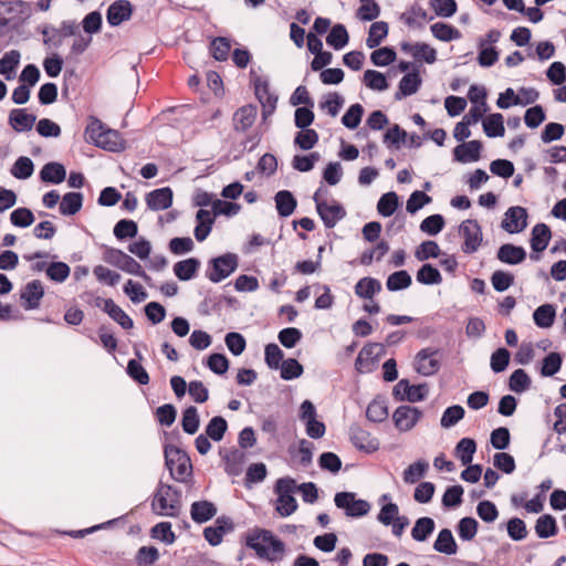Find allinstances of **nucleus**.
<instances>
[{
  "instance_id": "nucleus-57",
  "label": "nucleus",
  "mask_w": 566,
  "mask_h": 566,
  "mask_svg": "<svg viewBox=\"0 0 566 566\" xmlns=\"http://www.w3.org/2000/svg\"><path fill=\"white\" fill-rule=\"evenodd\" d=\"M464 409L460 405L448 407L441 417L440 424L443 428L455 426L464 417Z\"/></svg>"
},
{
  "instance_id": "nucleus-26",
  "label": "nucleus",
  "mask_w": 566,
  "mask_h": 566,
  "mask_svg": "<svg viewBox=\"0 0 566 566\" xmlns=\"http://www.w3.org/2000/svg\"><path fill=\"white\" fill-rule=\"evenodd\" d=\"M197 226L195 228V237L199 242L206 240L211 232L214 217L209 210L200 209L196 214Z\"/></svg>"
},
{
  "instance_id": "nucleus-50",
  "label": "nucleus",
  "mask_w": 566,
  "mask_h": 566,
  "mask_svg": "<svg viewBox=\"0 0 566 566\" xmlns=\"http://www.w3.org/2000/svg\"><path fill=\"white\" fill-rule=\"evenodd\" d=\"M360 6L356 15L361 21H373L380 14V7L375 0H359Z\"/></svg>"
},
{
  "instance_id": "nucleus-28",
  "label": "nucleus",
  "mask_w": 566,
  "mask_h": 566,
  "mask_svg": "<svg viewBox=\"0 0 566 566\" xmlns=\"http://www.w3.org/2000/svg\"><path fill=\"white\" fill-rule=\"evenodd\" d=\"M551 229L545 223L536 224L532 230L531 248L534 252L544 251L551 240Z\"/></svg>"
},
{
  "instance_id": "nucleus-59",
  "label": "nucleus",
  "mask_w": 566,
  "mask_h": 566,
  "mask_svg": "<svg viewBox=\"0 0 566 566\" xmlns=\"http://www.w3.org/2000/svg\"><path fill=\"white\" fill-rule=\"evenodd\" d=\"M562 356L558 353H549L544 359L541 368V375L544 377L554 376L562 367Z\"/></svg>"
},
{
  "instance_id": "nucleus-32",
  "label": "nucleus",
  "mask_w": 566,
  "mask_h": 566,
  "mask_svg": "<svg viewBox=\"0 0 566 566\" xmlns=\"http://www.w3.org/2000/svg\"><path fill=\"white\" fill-rule=\"evenodd\" d=\"M200 266L198 259L189 258L175 263L174 273L181 281H189L197 274Z\"/></svg>"
},
{
  "instance_id": "nucleus-63",
  "label": "nucleus",
  "mask_w": 566,
  "mask_h": 566,
  "mask_svg": "<svg viewBox=\"0 0 566 566\" xmlns=\"http://www.w3.org/2000/svg\"><path fill=\"white\" fill-rule=\"evenodd\" d=\"M491 283L495 291L504 292L514 283V275L510 272L497 270L493 272Z\"/></svg>"
},
{
  "instance_id": "nucleus-8",
  "label": "nucleus",
  "mask_w": 566,
  "mask_h": 566,
  "mask_svg": "<svg viewBox=\"0 0 566 566\" xmlns=\"http://www.w3.org/2000/svg\"><path fill=\"white\" fill-rule=\"evenodd\" d=\"M384 354V347L377 343L365 345L355 361V369L359 374L373 373L378 365L379 358Z\"/></svg>"
},
{
  "instance_id": "nucleus-39",
  "label": "nucleus",
  "mask_w": 566,
  "mask_h": 566,
  "mask_svg": "<svg viewBox=\"0 0 566 566\" xmlns=\"http://www.w3.org/2000/svg\"><path fill=\"white\" fill-rule=\"evenodd\" d=\"M535 532L539 538H548L557 534V524L554 516L544 514L539 516L535 524Z\"/></svg>"
},
{
  "instance_id": "nucleus-29",
  "label": "nucleus",
  "mask_w": 566,
  "mask_h": 566,
  "mask_svg": "<svg viewBox=\"0 0 566 566\" xmlns=\"http://www.w3.org/2000/svg\"><path fill=\"white\" fill-rule=\"evenodd\" d=\"M190 514L196 523H205L217 514V507L212 502L198 501L192 503Z\"/></svg>"
},
{
  "instance_id": "nucleus-3",
  "label": "nucleus",
  "mask_w": 566,
  "mask_h": 566,
  "mask_svg": "<svg viewBox=\"0 0 566 566\" xmlns=\"http://www.w3.org/2000/svg\"><path fill=\"white\" fill-rule=\"evenodd\" d=\"M180 492L172 486L160 482L151 501L153 512L160 516L176 517L180 513Z\"/></svg>"
},
{
  "instance_id": "nucleus-16",
  "label": "nucleus",
  "mask_w": 566,
  "mask_h": 566,
  "mask_svg": "<svg viewBox=\"0 0 566 566\" xmlns=\"http://www.w3.org/2000/svg\"><path fill=\"white\" fill-rule=\"evenodd\" d=\"M145 200L150 210H166L172 205V190L169 187L155 189L146 195Z\"/></svg>"
},
{
  "instance_id": "nucleus-18",
  "label": "nucleus",
  "mask_w": 566,
  "mask_h": 566,
  "mask_svg": "<svg viewBox=\"0 0 566 566\" xmlns=\"http://www.w3.org/2000/svg\"><path fill=\"white\" fill-rule=\"evenodd\" d=\"M258 109L253 105L240 107L233 115V127L235 132L244 133L251 128L256 119Z\"/></svg>"
},
{
  "instance_id": "nucleus-45",
  "label": "nucleus",
  "mask_w": 566,
  "mask_h": 566,
  "mask_svg": "<svg viewBox=\"0 0 566 566\" xmlns=\"http://www.w3.org/2000/svg\"><path fill=\"white\" fill-rule=\"evenodd\" d=\"M430 30L433 36L440 41L449 42L461 38V33L458 29L443 22L433 23Z\"/></svg>"
},
{
  "instance_id": "nucleus-49",
  "label": "nucleus",
  "mask_w": 566,
  "mask_h": 566,
  "mask_svg": "<svg viewBox=\"0 0 566 566\" xmlns=\"http://www.w3.org/2000/svg\"><path fill=\"white\" fill-rule=\"evenodd\" d=\"M364 83L368 88L379 92L387 90L389 86L386 76L375 70L365 71Z\"/></svg>"
},
{
  "instance_id": "nucleus-5",
  "label": "nucleus",
  "mask_w": 566,
  "mask_h": 566,
  "mask_svg": "<svg viewBox=\"0 0 566 566\" xmlns=\"http://www.w3.org/2000/svg\"><path fill=\"white\" fill-rule=\"evenodd\" d=\"M237 268L238 256L232 253H227L210 261L207 277L213 283H219L231 275Z\"/></svg>"
},
{
  "instance_id": "nucleus-7",
  "label": "nucleus",
  "mask_w": 566,
  "mask_h": 566,
  "mask_svg": "<svg viewBox=\"0 0 566 566\" xmlns=\"http://www.w3.org/2000/svg\"><path fill=\"white\" fill-rule=\"evenodd\" d=\"M165 457L166 464L175 480L184 481L190 474L191 463L186 453L177 448H166Z\"/></svg>"
},
{
  "instance_id": "nucleus-58",
  "label": "nucleus",
  "mask_w": 566,
  "mask_h": 566,
  "mask_svg": "<svg viewBox=\"0 0 566 566\" xmlns=\"http://www.w3.org/2000/svg\"><path fill=\"white\" fill-rule=\"evenodd\" d=\"M531 386V378L523 369H516L510 377L509 387L514 392H524Z\"/></svg>"
},
{
  "instance_id": "nucleus-33",
  "label": "nucleus",
  "mask_w": 566,
  "mask_h": 566,
  "mask_svg": "<svg viewBox=\"0 0 566 566\" xmlns=\"http://www.w3.org/2000/svg\"><path fill=\"white\" fill-rule=\"evenodd\" d=\"M40 177L45 182L61 184L65 180L66 170L60 163H48L41 169Z\"/></svg>"
},
{
  "instance_id": "nucleus-56",
  "label": "nucleus",
  "mask_w": 566,
  "mask_h": 566,
  "mask_svg": "<svg viewBox=\"0 0 566 566\" xmlns=\"http://www.w3.org/2000/svg\"><path fill=\"white\" fill-rule=\"evenodd\" d=\"M417 281L426 285L440 284L442 276L431 264H423L417 272Z\"/></svg>"
},
{
  "instance_id": "nucleus-47",
  "label": "nucleus",
  "mask_w": 566,
  "mask_h": 566,
  "mask_svg": "<svg viewBox=\"0 0 566 566\" xmlns=\"http://www.w3.org/2000/svg\"><path fill=\"white\" fill-rule=\"evenodd\" d=\"M366 417L373 422H381L388 417L386 401L380 398L374 399L367 407Z\"/></svg>"
},
{
  "instance_id": "nucleus-35",
  "label": "nucleus",
  "mask_w": 566,
  "mask_h": 566,
  "mask_svg": "<svg viewBox=\"0 0 566 566\" xmlns=\"http://www.w3.org/2000/svg\"><path fill=\"white\" fill-rule=\"evenodd\" d=\"M83 205L81 192H67L61 200L60 212L64 216H73L78 212Z\"/></svg>"
},
{
  "instance_id": "nucleus-44",
  "label": "nucleus",
  "mask_w": 566,
  "mask_h": 566,
  "mask_svg": "<svg viewBox=\"0 0 566 566\" xmlns=\"http://www.w3.org/2000/svg\"><path fill=\"white\" fill-rule=\"evenodd\" d=\"M349 40L348 32L343 24H335L326 38V42L335 50L343 49Z\"/></svg>"
},
{
  "instance_id": "nucleus-53",
  "label": "nucleus",
  "mask_w": 566,
  "mask_h": 566,
  "mask_svg": "<svg viewBox=\"0 0 566 566\" xmlns=\"http://www.w3.org/2000/svg\"><path fill=\"white\" fill-rule=\"evenodd\" d=\"M34 171L33 161L29 157H19L11 168V174L17 179H28Z\"/></svg>"
},
{
  "instance_id": "nucleus-52",
  "label": "nucleus",
  "mask_w": 566,
  "mask_h": 566,
  "mask_svg": "<svg viewBox=\"0 0 566 566\" xmlns=\"http://www.w3.org/2000/svg\"><path fill=\"white\" fill-rule=\"evenodd\" d=\"M200 424L198 410L196 407H188L184 413L181 419V426L186 433L195 434L198 431Z\"/></svg>"
},
{
  "instance_id": "nucleus-17",
  "label": "nucleus",
  "mask_w": 566,
  "mask_h": 566,
  "mask_svg": "<svg viewBox=\"0 0 566 566\" xmlns=\"http://www.w3.org/2000/svg\"><path fill=\"white\" fill-rule=\"evenodd\" d=\"M436 352L430 348L421 349L416 356V370L423 376H431L439 369Z\"/></svg>"
},
{
  "instance_id": "nucleus-60",
  "label": "nucleus",
  "mask_w": 566,
  "mask_h": 566,
  "mask_svg": "<svg viewBox=\"0 0 566 566\" xmlns=\"http://www.w3.org/2000/svg\"><path fill=\"white\" fill-rule=\"evenodd\" d=\"M318 142V134L314 129L304 128L295 136L294 143L303 150L312 149Z\"/></svg>"
},
{
  "instance_id": "nucleus-9",
  "label": "nucleus",
  "mask_w": 566,
  "mask_h": 566,
  "mask_svg": "<svg viewBox=\"0 0 566 566\" xmlns=\"http://www.w3.org/2000/svg\"><path fill=\"white\" fill-rule=\"evenodd\" d=\"M459 233L463 238L462 251L467 254L476 252L482 243V229L476 220L468 219L461 222Z\"/></svg>"
},
{
  "instance_id": "nucleus-24",
  "label": "nucleus",
  "mask_w": 566,
  "mask_h": 566,
  "mask_svg": "<svg viewBox=\"0 0 566 566\" xmlns=\"http://www.w3.org/2000/svg\"><path fill=\"white\" fill-rule=\"evenodd\" d=\"M103 311L106 312L123 328L130 329L134 326L133 319L112 300H102Z\"/></svg>"
},
{
  "instance_id": "nucleus-25",
  "label": "nucleus",
  "mask_w": 566,
  "mask_h": 566,
  "mask_svg": "<svg viewBox=\"0 0 566 566\" xmlns=\"http://www.w3.org/2000/svg\"><path fill=\"white\" fill-rule=\"evenodd\" d=\"M421 78L417 72L406 74L399 82L398 91L395 94L397 101L413 95L421 85Z\"/></svg>"
},
{
  "instance_id": "nucleus-42",
  "label": "nucleus",
  "mask_w": 566,
  "mask_h": 566,
  "mask_svg": "<svg viewBox=\"0 0 566 566\" xmlns=\"http://www.w3.org/2000/svg\"><path fill=\"white\" fill-rule=\"evenodd\" d=\"M434 526L431 517H420L411 530V536L417 542H424L433 533Z\"/></svg>"
},
{
  "instance_id": "nucleus-55",
  "label": "nucleus",
  "mask_w": 566,
  "mask_h": 566,
  "mask_svg": "<svg viewBox=\"0 0 566 566\" xmlns=\"http://www.w3.org/2000/svg\"><path fill=\"white\" fill-rule=\"evenodd\" d=\"M411 285V276L405 270L394 272L387 279L386 286L389 291H399Z\"/></svg>"
},
{
  "instance_id": "nucleus-22",
  "label": "nucleus",
  "mask_w": 566,
  "mask_h": 566,
  "mask_svg": "<svg viewBox=\"0 0 566 566\" xmlns=\"http://www.w3.org/2000/svg\"><path fill=\"white\" fill-rule=\"evenodd\" d=\"M232 530V522L227 517H219L213 526L205 528L203 535L209 544L216 546L222 541L223 535Z\"/></svg>"
},
{
  "instance_id": "nucleus-20",
  "label": "nucleus",
  "mask_w": 566,
  "mask_h": 566,
  "mask_svg": "<svg viewBox=\"0 0 566 566\" xmlns=\"http://www.w3.org/2000/svg\"><path fill=\"white\" fill-rule=\"evenodd\" d=\"M43 295V285L39 280L29 282L21 293V298L25 302L24 307L27 310L38 308Z\"/></svg>"
},
{
  "instance_id": "nucleus-64",
  "label": "nucleus",
  "mask_w": 566,
  "mask_h": 566,
  "mask_svg": "<svg viewBox=\"0 0 566 566\" xmlns=\"http://www.w3.org/2000/svg\"><path fill=\"white\" fill-rule=\"evenodd\" d=\"M303 374V366L294 358L283 360L281 364V377L284 380L298 378Z\"/></svg>"
},
{
  "instance_id": "nucleus-41",
  "label": "nucleus",
  "mask_w": 566,
  "mask_h": 566,
  "mask_svg": "<svg viewBox=\"0 0 566 566\" xmlns=\"http://www.w3.org/2000/svg\"><path fill=\"white\" fill-rule=\"evenodd\" d=\"M483 130L488 137H502L505 133L502 114L494 113L489 115L483 120Z\"/></svg>"
},
{
  "instance_id": "nucleus-14",
  "label": "nucleus",
  "mask_w": 566,
  "mask_h": 566,
  "mask_svg": "<svg viewBox=\"0 0 566 566\" xmlns=\"http://www.w3.org/2000/svg\"><path fill=\"white\" fill-rule=\"evenodd\" d=\"M133 14V4L128 0H116L107 9L106 19L109 25L117 27L128 21Z\"/></svg>"
},
{
  "instance_id": "nucleus-12",
  "label": "nucleus",
  "mask_w": 566,
  "mask_h": 566,
  "mask_svg": "<svg viewBox=\"0 0 566 566\" xmlns=\"http://www.w3.org/2000/svg\"><path fill=\"white\" fill-rule=\"evenodd\" d=\"M349 438L356 449L368 454L376 452L380 446L376 437L359 426L350 427Z\"/></svg>"
},
{
  "instance_id": "nucleus-19",
  "label": "nucleus",
  "mask_w": 566,
  "mask_h": 566,
  "mask_svg": "<svg viewBox=\"0 0 566 566\" xmlns=\"http://www.w3.org/2000/svg\"><path fill=\"white\" fill-rule=\"evenodd\" d=\"M496 256L502 263L516 265L525 260L526 251L522 247H517L512 243H505L499 248Z\"/></svg>"
},
{
  "instance_id": "nucleus-38",
  "label": "nucleus",
  "mask_w": 566,
  "mask_h": 566,
  "mask_svg": "<svg viewBox=\"0 0 566 566\" xmlns=\"http://www.w3.org/2000/svg\"><path fill=\"white\" fill-rule=\"evenodd\" d=\"M381 291V284L374 277H363L355 285V293L361 298H373Z\"/></svg>"
},
{
  "instance_id": "nucleus-4",
  "label": "nucleus",
  "mask_w": 566,
  "mask_h": 566,
  "mask_svg": "<svg viewBox=\"0 0 566 566\" xmlns=\"http://www.w3.org/2000/svg\"><path fill=\"white\" fill-rule=\"evenodd\" d=\"M296 492V482L291 478L279 479L275 483L276 512L283 516H290L297 510V502L293 494Z\"/></svg>"
},
{
  "instance_id": "nucleus-46",
  "label": "nucleus",
  "mask_w": 566,
  "mask_h": 566,
  "mask_svg": "<svg viewBox=\"0 0 566 566\" xmlns=\"http://www.w3.org/2000/svg\"><path fill=\"white\" fill-rule=\"evenodd\" d=\"M388 34V24L384 21L374 22L368 32V36L366 40V45L369 49H374L380 44V42L387 36Z\"/></svg>"
},
{
  "instance_id": "nucleus-27",
  "label": "nucleus",
  "mask_w": 566,
  "mask_h": 566,
  "mask_svg": "<svg viewBox=\"0 0 566 566\" xmlns=\"http://www.w3.org/2000/svg\"><path fill=\"white\" fill-rule=\"evenodd\" d=\"M35 120L36 117L25 109H12L9 115L10 125L17 132L31 130Z\"/></svg>"
},
{
  "instance_id": "nucleus-21",
  "label": "nucleus",
  "mask_w": 566,
  "mask_h": 566,
  "mask_svg": "<svg viewBox=\"0 0 566 566\" xmlns=\"http://www.w3.org/2000/svg\"><path fill=\"white\" fill-rule=\"evenodd\" d=\"M481 148L482 144L479 140L463 143L454 148V159L460 163L478 161L480 159Z\"/></svg>"
},
{
  "instance_id": "nucleus-36",
  "label": "nucleus",
  "mask_w": 566,
  "mask_h": 566,
  "mask_svg": "<svg viewBox=\"0 0 566 566\" xmlns=\"http://www.w3.org/2000/svg\"><path fill=\"white\" fill-rule=\"evenodd\" d=\"M433 548L446 555H452L457 552V543L453 538V535L449 528H443L438 534V537L433 544Z\"/></svg>"
},
{
  "instance_id": "nucleus-1",
  "label": "nucleus",
  "mask_w": 566,
  "mask_h": 566,
  "mask_svg": "<svg viewBox=\"0 0 566 566\" xmlns=\"http://www.w3.org/2000/svg\"><path fill=\"white\" fill-rule=\"evenodd\" d=\"M245 544L259 557L270 563L282 560L285 553L284 543L268 530H253L249 532L245 536Z\"/></svg>"
},
{
  "instance_id": "nucleus-11",
  "label": "nucleus",
  "mask_w": 566,
  "mask_h": 566,
  "mask_svg": "<svg viewBox=\"0 0 566 566\" xmlns=\"http://www.w3.org/2000/svg\"><path fill=\"white\" fill-rule=\"evenodd\" d=\"M421 416L422 412L418 408L403 405L395 410L392 420L399 431L406 432L417 424Z\"/></svg>"
},
{
  "instance_id": "nucleus-34",
  "label": "nucleus",
  "mask_w": 566,
  "mask_h": 566,
  "mask_svg": "<svg viewBox=\"0 0 566 566\" xmlns=\"http://www.w3.org/2000/svg\"><path fill=\"white\" fill-rule=\"evenodd\" d=\"M428 469L429 463L426 460H418L405 469L402 480L407 484H415L426 475Z\"/></svg>"
},
{
  "instance_id": "nucleus-54",
  "label": "nucleus",
  "mask_w": 566,
  "mask_h": 566,
  "mask_svg": "<svg viewBox=\"0 0 566 566\" xmlns=\"http://www.w3.org/2000/svg\"><path fill=\"white\" fill-rule=\"evenodd\" d=\"M228 429V423L224 418L220 416L213 417L206 427V434L214 440L220 441Z\"/></svg>"
},
{
  "instance_id": "nucleus-2",
  "label": "nucleus",
  "mask_w": 566,
  "mask_h": 566,
  "mask_svg": "<svg viewBox=\"0 0 566 566\" xmlns=\"http://www.w3.org/2000/svg\"><path fill=\"white\" fill-rule=\"evenodd\" d=\"M84 135L87 143L105 150L120 151L125 149V140L120 134L115 129L107 128L94 116H90Z\"/></svg>"
},
{
  "instance_id": "nucleus-6",
  "label": "nucleus",
  "mask_w": 566,
  "mask_h": 566,
  "mask_svg": "<svg viewBox=\"0 0 566 566\" xmlns=\"http://www.w3.org/2000/svg\"><path fill=\"white\" fill-rule=\"evenodd\" d=\"M335 505L345 511L350 517H360L370 511V504L360 499H356V494L352 492H338L334 497Z\"/></svg>"
},
{
  "instance_id": "nucleus-13",
  "label": "nucleus",
  "mask_w": 566,
  "mask_h": 566,
  "mask_svg": "<svg viewBox=\"0 0 566 566\" xmlns=\"http://www.w3.org/2000/svg\"><path fill=\"white\" fill-rule=\"evenodd\" d=\"M527 212L522 207H511L504 214L502 228L509 233L522 232L527 226Z\"/></svg>"
},
{
  "instance_id": "nucleus-51",
  "label": "nucleus",
  "mask_w": 566,
  "mask_h": 566,
  "mask_svg": "<svg viewBox=\"0 0 566 566\" xmlns=\"http://www.w3.org/2000/svg\"><path fill=\"white\" fill-rule=\"evenodd\" d=\"M245 462V453L241 450H233L226 457V471L230 475H239Z\"/></svg>"
},
{
  "instance_id": "nucleus-15",
  "label": "nucleus",
  "mask_w": 566,
  "mask_h": 566,
  "mask_svg": "<svg viewBox=\"0 0 566 566\" xmlns=\"http://www.w3.org/2000/svg\"><path fill=\"white\" fill-rule=\"evenodd\" d=\"M400 49L405 53L412 55L416 60L424 61L428 64H432L437 60V51L426 43L402 42Z\"/></svg>"
},
{
  "instance_id": "nucleus-48",
  "label": "nucleus",
  "mask_w": 566,
  "mask_h": 566,
  "mask_svg": "<svg viewBox=\"0 0 566 566\" xmlns=\"http://www.w3.org/2000/svg\"><path fill=\"white\" fill-rule=\"evenodd\" d=\"M399 206V198L396 192H387L380 197L377 203L378 212L384 217H390Z\"/></svg>"
},
{
  "instance_id": "nucleus-37",
  "label": "nucleus",
  "mask_w": 566,
  "mask_h": 566,
  "mask_svg": "<svg viewBox=\"0 0 566 566\" xmlns=\"http://www.w3.org/2000/svg\"><path fill=\"white\" fill-rule=\"evenodd\" d=\"M555 316L556 311L552 304L541 305L533 313V319L541 328L551 327L554 324Z\"/></svg>"
},
{
  "instance_id": "nucleus-43",
  "label": "nucleus",
  "mask_w": 566,
  "mask_h": 566,
  "mask_svg": "<svg viewBox=\"0 0 566 566\" xmlns=\"http://www.w3.org/2000/svg\"><path fill=\"white\" fill-rule=\"evenodd\" d=\"M475 450V441L470 438L461 439L455 447L457 457L463 465H469L472 462Z\"/></svg>"
},
{
  "instance_id": "nucleus-31",
  "label": "nucleus",
  "mask_w": 566,
  "mask_h": 566,
  "mask_svg": "<svg viewBox=\"0 0 566 566\" xmlns=\"http://www.w3.org/2000/svg\"><path fill=\"white\" fill-rule=\"evenodd\" d=\"M274 200L277 213L284 218L291 216L297 205L296 199L289 190H281L276 192Z\"/></svg>"
},
{
  "instance_id": "nucleus-62",
  "label": "nucleus",
  "mask_w": 566,
  "mask_h": 566,
  "mask_svg": "<svg viewBox=\"0 0 566 566\" xmlns=\"http://www.w3.org/2000/svg\"><path fill=\"white\" fill-rule=\"evenodd\" d=\"M396 52L391 48H380L370 54V60L376 66H387L396 61Z\"/></svg>"
},
{
  "instance_id": "nucleus-30",
  "label": "nucleus",
  "mask_w": 566,
  "mask_h": 566,
  "mask_svg": "<svg viewBox=\"0 0 566 566\" xmlns=\"http://www.w3.org/2000/svg\"><path fill=\"white\" fill-rule=\"evenodd\" d=\"M20 53L17 50H11L0 59V74L6 80L11 81L15 77V69L20 63Z\"/></svg>"
},
{
  "instance_id": "nucleus-61",
  "label": "nucleus",
  "mask_w": 566,
  "mask_h": 566,
  "mask_svg": "<svg viewBox=\"0 0 566 566\" xmlns=\"http://www.w3.org/2000/svg\"><path fill=\"white\" fill-rule=\"evenodd\" d=\"M364 108L360 104L352 105L342 117V123L349 129H355L361 122Z\"/></svg>"
},
{
  "instance_id": "nucleus-40",
  "label": "nucleus",
  "mask_w": 566,
  "mask_h": 566,
  "mask_svg": "<svg viewBox=\"0 0 566 566\" xmlns=\"http://www.w3.org/2000/svg\"><path fill=\"white\" fill-rule=\"evenodd\" d=\"M431 19L432 17H429L422 7L417 4L401 14V20L409 27H422L424 22Z\"/></svg>"
},
{
  "instance_id": "nucleus-10",
  "label": "nucleus",
  "mask_w": 566,
  "mask_h": 566,
  "mask_svg": "<svg viewBox=\"0 0 566 566\" xmlns=\"http://www.w3.org/2000/svg\"><path fill=\"white\" fill-rule=\"evenodd\" d=\"M316 210L326 228H334L346 216L345 209L337 202L332 205L318 199V191L313 197Z\"/></svg>"
},
{
  "instance_id": "nucleus-23",
  "label": "nucleus",
  "mask_w": 566,
  "mask_h": 566,
  "mask_svg": "<svg viewBox=\"0 0 566 566\" xmlns=\"http://www.w3.org/2000/svg\"><path fill=\"white\" fill-rule=\"evenodd\" d=\"M255 95L263 106V116L272 114L276 107L277 97L270 92L269 84L265 81L255 82Z\"/></svg>"
}]
</instances>
